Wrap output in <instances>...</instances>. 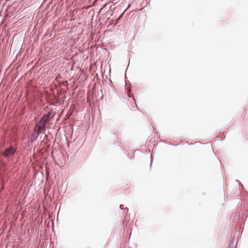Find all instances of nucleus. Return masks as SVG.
<instances>
[{"label":"nucleus","mask_w":248,"mask_h":248,"mask_svg":"<svg viewBox=\"0 0 248 248\" xmlns=\"http://www.w3.org/2000/svg\"><path fill=\"white\" fill-rule=\"evenodd\" d=\"M48 116L47 115H44L40 120L39 122L38 123L40 124L43 125L45 126L46 124V123L47 120H48Z\"/></svg>","instance_id":"obj_3"},{"label":"nucleus","mask_w":248,"mask_h":248,"mask_svg":"<svg viewBox=\"0 0 248 248\" xmlns=\"http://www.w3.org/2000/svg\"><path fill=\"white\" fill-rule=\"evenodd\" d=\"M39 135V134L37 133L36 132H34L31 135V137H32V139L31 140V141L35 140L37 139V138L38 137Z\"/></svg>","instance_id":"obj_4"},{"label":"nucleus","mask_w":248,"mask_h":248,"mask_svg":"<svg viewBox=\"0 0 248 248\" xmlns=\"http://www.w3.org/2000/svg\"><path fill=\"white\" fill-rule=\"evenodd\" d=\"M45 126L38 123L34 128V132L40 134L43 131L45 130Z\"/></svg>","instance_id":"obj_1"},{"label":"nucleus","mask_w":248,"mask_h":248,"mask_svg":"<svg viewBox=\"0 0 248 248\" xmlns=\"http://www.w3.org/2000/svg\"><path fill=\"white\" fill-rule=\"evenodd\" d=\"M16 150V148L10 147L4 151L3 155H12L15 153Z\"/></svg>","instance_id":"obj_2"}]
</instances>
